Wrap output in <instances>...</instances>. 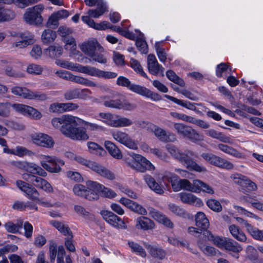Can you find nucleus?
<instances>
[{"instance_id": "obj_17", "label": "nucleus", "mask_w": 263, "mask_h": 263, "mask_svg": "<svg viewBox=\"0 0 263 263\" xmlns=\"http://www.w3.org/2000/svg\"><path fill=\"white\" fill-rule=\"evenodd\" d=\"M147 68L152 74L157 76L160 73L162 76H164V68L158 63L154 54H150L147 57Z\"/></svg>"}, {"instance_id": "obj_50", "label": "nucleus", "mask_w": 263, "mask_h": 263, "mask_svg": "<svg viewBox=\"0 0 263 263\" xmlns=\"http://www.w3.org/2000/svg\"><path fill=\"white\" fill-rule=\"evenodd\" d=\"M130 63L131 67L135 70V71L137 73H139L141 76L148 79L147 74L143 70L141 65L137 60L131 59Z\"/></svg>"}, {"instance_id": "obj_22", "label": "nucleus", "mask_w": 263, "mask_h": 263, "mask_svg": "<svg viewBox=\"0 0 263 263\" xmlns=\"http://www.w3.org/2000/svg\"><path fill=\"white\" fill-rule=\"evenodd\" d=\"M180 200L184 203L200 206L203 204L200 199L191 193H180L179 194Z\"/></svg>"}, {"instance_id": "obj_33", "label": "nucleus", "mask_w": 263, "mask_h": 263, "mask_svg": "<svg viewBox=\"0 0 263 263\" xmlns=\"http://www.w3.org/2000/svg\"><path fill=\"white\" fill-rule=\"evenodd\" d=\"M108 125L115 127L128 126L133 124V121L125 117H119L108 122Z\"/></svg>"}, {"instance_id": "obj_29", "label": "nucleus", "mask_w": 263, "mask_h": 263, "mask_svg": "<svg viewBox=\"0 0 263 263\" xmlns=\"http://www.w3.org/2000/svg\"><path fill=\"white\" fill-rule=\"evenodd\" d=\"M203 234L209 240L213 241L214 245L220 248H224L227 239L225 238H221L219 236H214L209 231H204Z\"/></svg>"}, {"instance_id": "obj_51", "label": "nucleus", "mask_w": 263, "mask_h": 263, "mask_svg": "<svg viewBox=\"0 0 263 263\" xmlns=\"http://www.w3.org/2000/svg\"><path fill=\"white\" fill-rule=\"evenodd\" d=\"M168 209L172 213L177 216L185 217L186 215V213L183 209L174 203H170L168 204Z\"/></svg>"}, {"instance_id": "obj_6", "label": "nucleus", "mask_w": 263, "mask_h": 263, "mask_svg": "<svg viewBox=\"0 0 263 263\" xmlns=\"http://www.w3.org/2000/svg\"><path fill=\"white\" fill-rule=\"evenodd\" d=\"M174 128L178 135L187 138L192 142L197 143L203 139L202 135L187 125L176 123L174 124Z\"/></svg>"}, {"instance_id": "obj_53", "label": "nucleus", "mask_w": 263, "mask_h": 263, "mask_svg": "<svg viewBox=\"0 0 263 263\" xmlns=\"http://www.w3.org/2000/svg\"><path fill=\"white\" fill-rule=\"evenodd\" d=\"M206 204L210 209L215 212H219L222 210V206L220 203L215 199H208L206 201Z\"/></svg>"}, {"instance_id": "obj_27", "label": "nucleus", "mask_w": 263, "mask_h": 263, "mask_svg": "<svg viewBox=\"0 0 263 263\" xmlns=\"http://www.w3.org/2000/svg\"><path fill=\"white\" fill-rule=\"evenodd\" d=\"M144 179L146 183L152 190L159 194L164 193L163 188L155 181V179L151 175H146L144 176Z\"/></svg>"}, {"instance_id": "obj_9", "label": "nucleus", "mask_w": 263, "mask_h": 263, "mask_svg": "<svg viewBox=\"0 0 263 263\" xmlns=\"http://www.w3.org/2000/svg\"><path fill=\"white\" fill-rule=\"evenodd\" d=\"M43 6L41 5H36L27 9L24 15L25 21L30 25H39L42 23L43 18L41 12L43 10Z\"/></svg>"}, {"instance_id": "obj_1", "label": "nucleus", "mask_w": 263, "mask_h": 263, "mask_svg": "<svg viewBox=\"0 0 263 263\" xmlns=\"http://www.w3.org/2000/svg\"><path fill=\"white\" fill-rule=\"evenodd\" d=\"M81 119L71 116L64 115L52 120V125L59 128L63 134L74 140H86L89 138L86 129L77 127Z\"/></svg>"}, {"instance_id": "obj_13", "label": "nucleus", "mask_w": 263, "mask_h": 263, "mask_svg": "<svg viewBox=\"0 0 263 263\" xmlns=\"http://www.w3.org/2000/svg\"><path fill=\"white\" fill-rule=\"evenodd\" d=\"M132 91L147 98H151L152 100L157 101L161 100V97L157 93L153 92L145 87L140 85L132 84L129 88Z\"/></svg>"}, {"instance_id": "obj_28", "label": "nucleus", "mask_w": 263, "mask_h": 263, "mask_svg": "<svg viewBox=\"0 0 263 263\" xmlns=\"http://www.w3.org/2000/svg\"><path fill=\"white\" fill-rule=\"evenodd\" d=\"M82 20L90 27L97 30H105L109 27V23L108 22L104 21L101 23L96 24L93 20L88 16H82Z\"/></svg>"}, {"instance_id": "obj_32", "label": "nucleus", "mask_w": 263, "mask_h": 263, "mask_svg": "<svg viewBox=\"0 0 263 263\" xmlns=\"http://www.w3.org/2000/svg\"><path fill=\"white\" fill-rule=\"evenodd\" d=\"M229 229L233 237L238 241L245 242L247 240L245 234L235 224L230 226Z\"/></svg>"}, {"instance_id": "obj_64", "label": "nucleus", "mask_w": 263, "mask_h": 263, "mask_svg": "<svg viewBox=\"0 0 263 263\" xmlns=\"http://www.w3.org/2000/svg\"><path fill=\"white\" fill-rule=\"evenodd\" d=\"M117 84L119 86L127 87L129 89L132 84L130 81L126 78L123 76H120L117 80Z\"/></svg>"}, {"instance_id": "obj_30", "label": "nucleus", "mask_w": 263, "mask_h": 263, "mask_svg": "<svg viewBox=\"0 0 263 263\" xmlns=\"http://www.w3.org/2000/svg\"><path fill=\"white\" fill-rule=\"evenodd\" d=\"M196 226L201 229L206 230L210 225L209 220L204 213L199 212L197 213L195 217Z\"/></svg>"}, {"instance_id": "obj_58", "label": "nucleus", "mask_w": 263, "mask_h": 263, "mask_svg": "<svg viewBox=\"0 0 263 263\" xmlns=\"http://www.w3.org/2000/svg\"><path fill=\"white\" fill-rule=\"evenodd\" d=\"M168 241L170 243L177 247L181 246L187 247L189 245V242L185 240H179L175 237L168 238Z\"/></svg>"}, {"instance_id": "obj_5", "label": "nucleus", "mask_w": 263, "mask_h": 263, "mask_svg": "<svg viewBox=\"0 0 263 263\" xmlns=\"http://www.w3.org/2000/svg\"><path fill=\"white\" fill-rule=\"evenodd\" d=\"M170 152L174 158L184 163L188 168L194 170L198 172H205V167L200 166L193 161L191 158L192 154L187 150L183 149H171Z\"/></svg>"}, {"instance_id": "obj_48", "label": "nucleus", "mask_w": 263, "mask_h": 263, "mask_svg": "<svg viewBox=\"0 0 263 263\" xmlns=\"http://www.w3.org/2000/svg\"><path fill=\"white\" fill-rule=\"evenodd\" d=\"M72 81L74 82L77 83L86 85L90 87H95L96 86V84L87 79H86L83 77H79V76H73V78L72 79Z\"/></svg>"}, {"instance_id": "obj_21", "label": "nucleus", "mask_w": 263, "mask_h": 263, "mask_svg": "<svg viewBox=\"0 0 263 263\" xmlns=\"http://www.w3.org/2000/svg\"><path fill=\"white\" fill-rule=\"evenodd\" d=\"M136 228L144 231L152 230L155 227V223L153 220L145 216L139 217L136 219Z\"/></svg>"}, {"instance_id": "obj_59", "label": "nucleus", "mask_w": 263, "mask_h": 263, "mask_svg": "<svg viewBox=\"0 0 263 263\" xmlns=\"http://www.w3.org/2000/svg\"><path fill=\"white\" fill-rule=\"evenodd\" d=\"M130 210L134 212L142 215H146L147 213L146 210L144 207L135 202H134Z\"/></svg>"}, {"instance_id": "obj_20", "label": "nucleus", "mask_w": 263, "mask_h": 263, "mask_svg": "<svg viewBox=\"0 0 263 263\" xmlns=\"http://www.w3.org/2000/svg\"><path fill=\"white\" fill-rule=\"evenodd\" d=\"M149 214L154 219L165 227L171 229L174 227V224L171 220L162 213L152 209L149 211Z\"/></svg>"}, {"instance_id": "obj_23", "label": "nucleus", "mask_w": 263, "mask_h": 263, "mask_svg": "<svg viewBox=\"0 0 263 263\" xmlns=\"http://www.w3.org/2000/svg\"><path fill=\"white\" fill-rule=\"evenodd\" d=\"M144 246L151 255L154 258L162 260L165 257V251L160 247L145 243Z\"/></svg>"}, {"instance_id": "obj_49", "label": "nucleus", "mask_w": 263, "mask_h": 263, "mask_svg": "<svg viewBox=\"0 0 263 263\" xmlns=\"http://www.w3.org/2000/svg\"><path fill=\"white\" fill-rule=\"evenodd\" d=\"M107 97H103V104L105 107L120 109V99H106Z\"/></svg>"}, {"instance_id": "obj_24", "label": "nucleus", "mask_w": 263, "mask_h": 263, "mask_svg": "<svg viewBox=\"0 0 263 263\" xmlns=\"http://www.w3.org/2000/svg\"><path fill=\"white\" fill-rule=\"evenodd\" d=\"M50 223L66 237L70 236V238H73V235L72 231L68 226L65 224L64 222L52 220L50 221Z\"/></svg>"}, {"instance_id": "obj_57", "label": "nucleus", "mask_w": 263, "mask_h": 263, "mask_svg": "<svg viewBox=\"0 0 263 263\" xmlns=\"http://www.w3.org/2000/svg\"><path fill=\"white\" fill-rule=\"evenodd\" d=\"M223 152L234 157L243 159L246 158V155L238 151L237 149H221Z\"/></svg>"}, {"instance_id": "obj_14", "label": "nucleus", "mask_w": 263, "mask_h": 263, "mask_svg": "<svg viewBox=\"0 0 263 263\" xmlns=\"http://www.w3.org/2000/svg\"><path fill=\"white\" fill-rule=\"evenodd\" d=\"M101 214L103 219L114 227L118 229L125 228L124 222L112 212L107 210H103L101 211Z\"/></svg>"}, {"instance_id": "obj_11", "label": "nucleus", "mask_w": 263, "mask_h": 263, "mask_svg": "<svg viewBox=\"0 0 263 263\" xmlns=\"http://www.w3.org/2000/svg\"><path fill=\"white\" fill-rule=\"evenodd\" d=\"M46 160L41 162L42 166L51 173H59L61 171V166L64 164L63 160L54 157L45 156Z\"/></svg>"}, {"instance_id": "obj_60", "label": "nucleus", "mask_w": 263, "mask_h": 263, "mask_svg": "<svg viewBox=\"0 0 263 263\" xmlns=\"http://www.w3.org/2000/svg\"><path fill=\"white\" fill-rule=\"evenodd\" d=\"M43 68L39 65L32 64L28 66L27 71L30 74H40L42 73Z\"/></svg>"}, {"instance_id": "obj_16", "label": "nucleus", "mask_w": 263, "mask_h": 263, "mask_svg": "<svg viewBox=\"0 0 263 263\" xmlns=\"http://www.w3.org/2000/svg\"><path fill=\"white\" fill-rule=\"evenodd\" d=\"M31 137L33 142L38 146L51 148L54 145V140L47 134H32Z\"/></svg>"}, {"instance_id": "obj_35", "label": "nucleus", "mask_w": 263, "mask_h": 263, "mask_svg": "<svg viewBox=\"0 0 263 263\" xmlns=\"http://www.w3.org/2000/svg\"><path fill=\"white\" fill-rule=\"evenodd\" d=\"M63 53V48L60 46H50L45 50V53L52 59L60 57Z\"/></svg>"}, {"instance_id": "obj_15", "label": "nucleus", "mask_w": 263, "mask_h": 263, "mask_svg": "<svg viewBox=\"0 0 263 263\" xmlns=\"http://www.w3.org/2000/svg\"><path fill=\"white\" fill-rule=\"evenodd\" d=\"M16 185L22 191L25 193L28 198L33 201L38 199L40 194L32 185L22 180L17 181Z\"/></svg>"}, {"instance_id": "obj_36", "label": "nucleus", "mask_w": 263, "mask_h": 263, "mask_svg": "<svg viewBox=\"0 0 263 263\" xmlns=\"http://www.w3.org/2000/svg\"><path fill=\"white\" fill-rule=\"evenodd\" d=\"M246 231L255 239L263 241V231L250 224L247 225Z\"/></svg>"}, {"instance_id": "obj_38", "label": "nucleus", "mask_w": 263, "mask_h": 263, "mask_svg": "<svg viewBox=\"0 0 263 263\" xmlns=\"http://www.w3.org/2000/svg\"><path fill=\"white\" fill-rule=\"evenodd\" d=\"M136 45L139 51L142 53L145 54L147 53V45L144 38V35L141 32H139V36L136 40Z\"/></svg>"}, {"instance_id": "obj_12", "label": "nucleus", "mask_w": 263, "mask_h": 263, "mask_svg": "<svg viewBox=\"0 0 263 263\" xmlns=\"http://www.w3.org/2000/svg\"><path fill=\"white\" fill-rule=\"evenodd\" d=\"M12 107L16 111L35 120H39L42 117L40 111L29 106L22 104H14Z\"/></svg>"}, {"instance_id": "obj_43", "label": "nucleus", "mask_w": 263, "mask_h": 263, "mask_svg": "<svg viewBox=\"0 0 263 263\" xmlns=\"http://www.w3.org/2000/svg\"><path fill=\"white\" fill-rule=\"evenodd\" d=\"M166 76L167 78L174 83L181 86H184L185 82L183 79L179 77L174 71L169 70L166 71Z\"/></svg>"}, {"instance_id": "obj_63", "label": "nucleus", "mask_w": 263, "mask_h": 263, "mask_svg": "<svg viewBox=\"0 0 263 263\" xmlns=\"http://www.w3.org/2000/svg\"><path fill=\"white\" fill-rule=\"evenodd\" d=\"M21 38L27 43V44H28V45L33 44L35 42V40L34 39V36L30 32H24L21 34Z\"/></svg>"}, {"instance_id": "obj_47", "label": "nucleus", "mask_w": 263, "mask_h": 263, "mask_svg": "<svg viewBox=\"0 0 263 263\" xmlns=\"http://www.w3.org/2000/svg\"><path fill=\"white\" fill-rule=\"evenodd\" d=\"M106 8L105 5H103L97 6V8L96 9H89L87 12L88 16L98 18L106 11Z\"/></svg>"}, {"instance_id": "obj_25", "label": "nucleus", "mask_w": 263, "mask_h": 263, "mask_svg": "<svg viewBox=\"0 0 263 263\" xmlns=\"http://www.w3.org/2000/svg\"><path fill=\"white\" fill-rule=\"evenodd\" d=\"M211 164L227 170H232L234 167V165L231 162L214 155L212 157Z\"/></svg>"}, {"instance_id": "obj_55", "label": "nucleus", "mask_w": 263, "mask_h": 263, "mask_svg": "<svg viewBox=\"0 0 263 263\" xmlns=\"http://www.w3.org/2000/svg\"><path fill=\"white\" fill-rule=\"evenodd\" d=\"M206 134L213 138L219 139L223 142H226L228 139V138L224 135L213 129L206 131Z\"/></svg>"}, {"instance_id": "obj_3", "label": "nucleus", "mask_w": 263, "mask_h": 263, "mask_svg": "<svg viewBox=\"0 0 263 263\" xmlns=\"http://www.w3.org/2000/svg\"><path fill=\"white\" fill-rule=\"evenodd\" d=\"M60 65L63 68H66L71 70H76L91 76L97 77L103 79L115 78L118 76L117 73L114 72L105 71L95 67L83 66L69 62H62L60 64Z\"/></svg>"}, {"instance_id": "obj_4", "label": "nucleus", "mask_w": 263, "mask_h": 263, "mask_svg": "<svg viewBox=\"0 0 263 263\" xmlns=\"http://www.w3.org/2000/svg\"><path fill=\"white\" fill-rule=\"evenodd\" d=\"M128 155L129 157L125 155L124 160L127 165L132 168L141 173L155 170V167L154 165L142 156L134 153Z\"/></svg>"}, {"instance_id": "obj_2", "label": "nucleus", "mask_w": 263, "mask_h": 263, "mask_svg": "<svg viewBox=\"0 0 263 263\" xmlns=\"http://www.w3.org/2000/svg\"><path fill=\"white\" fill-rule=\"evenodd\" d=\"M80 49L85 54L90 58L84 57L81 59L85 63H91L92 61L101 64H106L107 59L101 53H98L96 51L102 52L104 50L103 47L96 40L92 39L84 42L80 46Z\"/></svg>"}, {"instance_id": "obj_61", "label": "nucleus", "mask_w": 263, "mask_h": 263, "mask_svg": "<svg viewBox=\"0 0 263 263\" xmlns=\"http://www.w3.org/2000/svg\"><path fill=\"white\" fill-rule=\"evenodd\" d=\"M74 160H76L79 163L87 166L88 167L90 168L92 170L93 168H94L95 165L96 163L95 162H92V161L87 160L79 156H76Z\"/></svg>"}, {"instance_id": "obj_46", "label": "nucleus", "mask_w": 263, "mask_h": 263, "mask_svg": "<svg viewBox=\"0 0 263 263\" xmlns=\"http://www.w3.org/2000/svg\"><path fill=\"white\" fill-rule=\"evenodd\" d=\"M171 151V149H151V152L152 154L162 160H165L168 157V153L174 157Z\"/></svg>"}, {"instance_id": "obj_41", "label": "nucleus", "mask_w": 263, "mask_h": 263, "mask_svg": "<svg viewBox=\"0 0 263 263\" xmlns=\"http://www.w3.org/2000/svg\"><path fill=\"white\" fill-rule=\"evenodd\" d=\"M164 97L167 99L175 102V103L180 105L183 107H184L186 108H188L189 109L194 110H195L196 109L195 105L193 103H192L190 102H184L181 100L178 99L174 97L167 95H165Z\"/></svg>"}, {"instance_id": "obj_62", "label": "nucleus", "mask_w": 263, "mask_h": 263, "mask_svg": "<svg viewBox=\"0 0 263 263\" xmlns=\"http://www.w3.org/2000/svg\"><path fill=\"white\" fill-rule=\"evenodd\" d=\"M36 187L40 188L47 193H53V189L51 185L46 180L43 179V181L39 184Z\"/></svg>"}, {"instance_id": "obj_39", "label": "nucleus", "mask_w": 263, "mask_h": 263, "mask_svg": "<svg viewBox=\"0 0 263 263\" xmlns=\"http://www.w3.org/2000/svg\"><path fill=\"white\" fill-rule=\"evenodd\" d=\"M4 153L8 154H12L18 157H23L24 156H31L33 153L27 149H4Z\"/></svg>"}, {"instance_id": "obj_42", "label": "nucleus", "mask_w": 263, "mask_h": 263, "mask_svg": "<svg viewBox=\"0 0 263 263\" xmlns=\"http://www.w3.org/2000/svg\"><path fill=\"white\" fill-rule=\"evenodd\" d=\"M223 248L234 253H238L242 249V247L237 242L231 239H227Z\"/></svg>"}, {"instance_id": "obj_26", "label": "nucleus", "mask_w": 263, "mask_h": 263, "mask_svg": "<svg viewBox=\"0 0 263 263\" xmlns=\"http://www.w3.org/2000/svg\"><path fill=\"white\" fill-rule=\"evenodd\" d=\"M15 17L14 11L6 7H0V23L9 22Z\"/></svg>"}, {"instance_id": "obj_56", "label": "nucleus", "mask_w": 263, "mask_h": 263, "mask_svg": "<svg viewBox=\"0 0 263 263\" xmlns=\"http://www.w3.org/2000/svg\"><path fill=\"white\" fill-rule=\"evenodd\" d=\"M180 180L182 189L195 193L197 191V190L195 189L196 186L194 185V180L193 181V184L186 179H180Z\"/></svg>"}, {"instance_id": "obj_37", "label": "nucleus", "mask_w": 263, "mask_h": 263, "mask_svg": "<svg viewBox=\"0 0 263 263\" xmlns=\"http://www.w3.org/2000/svg\"><path fill=\"white\" fill-rule=\"evenodd\" d=\"M57 37L55 31L48 29L43 31L42 35V40L44 44H48L52 43Z\"/></svg>"}, {"instance_id": "obj_7", "label": "nucleus", "mask_w": 263, "mask_h": 263, "mask_svg": "<svg viewBox=\"0 0 263 263\" xmlns=\"http://www.w3.org/2000/svg\"><path fill=\"white\" fill-rule=\"evenodd\" d=\"M146 125L147 130L153 133L161 142L170 143L177 141V137L174 133L166 131L152 123H147Z\"/></svg>"}, {"instance_id": "obj_45", "label": "nucleus", "mask_w": 263, "mask_h": 263, "mask_svg": "<svg viewBox=\"0 0 263 263\" xmlns=\"http://www.w3.org/2000/svg\"><path fill=\"white\" fill-rule=\"evenodd\" d=\"M22 225L23 221L17 224H15L12 221H8L4 224V227L8 232L15 234L18 232L22 228Z\"/></svg>"}, {"instance_id": "obj_18", "label": "nucleus", "mask_w": 263, "mask_h": 263, "mask_svg": "<svg viewBox=\"0 0 263 263\" xmlns=\"http://www.w3.org/2000/svg\"><path fill=\"white\" fill-rule=\"evenodd\" d=\"M114 138L128 148H137V142L133 140L126 133L117 131L112 133Z\"/></svg>"}, {"instance_id": "obj_31", "label": "nucleus", "mask_w": 263, "mask_h": 263, "mask_svg": "<svg viewBox=\"0 0 263 263\" xmlns=\"http://www.w3.org/2000/svg\"><path fill=\"white\" fill-rule=\"evenodd\" d=\"M92 170L97 172L101 176L108 179L114 180L115 179V175L112 172L97 163Z\"/></svg>"}, {"instance_id": "obj_54", "label": "nucleus", "mask_w": 263, "mask_h": 263, "mask_svg": "<svg viewBox=\"0 0 263 263\" xmlns=\"http://www.w3.org/2000/svg\"><path fill=\"white\" fill-rule=\"evenodd\" d=\"M79 89L74 88L70 89L67 90L64 94V97L65 100H70L74 99L79 98Z\"/></svg>"}, {"instance_id": "obj_34", "label": "nucleus", "mask_w": 263, "mask_h": 263, "mask_svg": "<svg viewBox=\"0 0 263 263\" xmlns=\"http://www.w3.org/2000/svg\"><path fill=\"white\" fill-rule=\"evenodd\" d=\"M194 185L196 186L195 187V190H197L195 193L202 191L209 194H213L214 193V191L211 186L201 180H194Z\"/></svg>"}, {"instance_id": "obj_8", "label": "nucleus", "mask_w": 263, "mask_h": 263, "mask_svg": "<svg viewBox=\"0 0 263 263\" xmlns=\"http://www.w3.org/2000/svg\"><path fill=\"white\" fill-rule=\"evenodd\" d=\"M89 181L86 182L87 186L81 184L74 185L73 192L76 196L83 197L88 200H97L99 198V195L94 190V188L88 184Z\"/></svg>"}, {"instance_id": "obj_44", "label": "nucleus", "mask_w": 263, "mask_h": 263, "mask_svg": "<svg viewBox=\"0 0 263 263\" xmlns=\"http://www.w3.org/2000/svg\"><path fill=\"white\" fill-rule=\"evenodd\" d=\"M128 245L133 252L136 253L137 255L142 257H146V253L142 246L133 241H129Z\"/></svg>"}, {"instance_id": "obj_52", "label": "nucleus", "mask_w": 263, "mask_h": 263, "mask_svg": "<svg viewBox=\"0 0 263 263\" xmlns=\"http://www.w3.org/2000/svg\"><path fill=\"white\" fill-rule=\"evenodd\" d=\"M58 254V250H57V244L53 241H50L49 243V258L51 263L54 262Z\"/></svg>"}, {"instance_id": "obj_10", "label": "nucleus", "mask_w": 263, "mask_h": 263, "mask_svg": "<svg viewBox=\"0 0 263 263\" xmlns=\"http://www.w3.org/2000/svg\"><path fill=\"white\" fill-rule=\"evenodd\" d=\"M11 92L15 95L28 99H36L43 101L47 99V96L45 94L37 91H32L25 87H13L11 88Z\"/></svg>"}, {"instance_id": "obj_19", "label": "nucleus", "mask_w": 263, "mask_h": 263, "mask_svg": "<svg viewBox=\"0 0 263 263\" xmlns=\"http://www.w3.org/2000/svg\"><path fill=\"white\" fill-rule=\"evenodd\" d=\"M88 184L91 187L94 188V190L96 191L98 195L99 193H100L101 196L103 197L108 198H112L117 196V194L114 191L98 183L97 182L89 181L88 182Z\"/></svg>"}, {"instance_id": "obj_40", "label": "nucleus", "mask_w": 263, "mask_h": 263, "mask_svg": "<svg viewBox=\"0 0 263 263\" xmlns=\"http://www.w3.org/2000/svg\"><path fill=\"white\" fill-rule=\"evenodd\" d=\"M247 257L253 263H263L261 259L257 257V251L252 246H249L246 250Z\"/></svg>"}]
</instances>
